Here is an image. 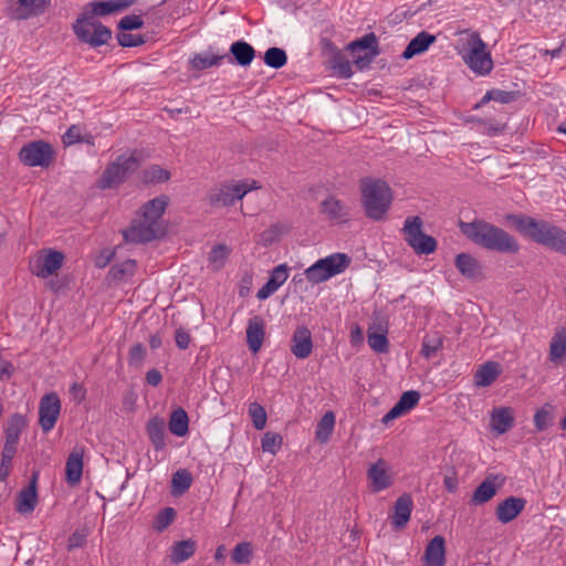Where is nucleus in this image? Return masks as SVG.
I'll use <instances>...</instances> for the list:
<instances>
[{"label": "nucleus", "mask_w": 566, "mask_h": 566, "mask_svg": "<svg viewBox=\"0 0 566 566\" xmlns=\"http://www.w3.org/2000/svg\"><path fill=\"white\" fill-rule=\"evenodd\" d=\"M505 218L524 237L566 255V231L564 229L545 220H536L524 214H507Z\"/></svg>", "instance_id": "nucleus-1"}, {"label": "nucleus", "mask_w": 566, "mask_h": 566, "mask_svg": "<svg viewBox=\"0 0 566 566\" xmlns=\"http://www.w3.org/2000/svg\"><path fill=\"white\" fill-rule=\"evenodd\" d=\"M462 233L475 244L500 253L514 254L520 251V244L505 230L481 220L460 222Z\"/></svg>", "instance_id": "nucleus-2"}, {"label": "nucleus", "mask_w": 566, "mask_h": 566, "mask_svg": "<svg viewBox=\"0 0 566 566\" xmlns=\"http://www.w3.org/2000/svg\"><path fill=\"white\" fill-rule=\"evenodd\" d=\"M360 191L366 216L376 221L384 219L392 201L388 184L381 179L367 177L360 180Z\"/></svg>", "instance_id": "nucleus-3"}, {"label": "nucleus", "mask_w": 566, "mask_h": 566, "mask_svg": "<svg viewBox=\"0 0 566 566\" xmlns=\"http://www.w3.org/2000/svg\"><path fill=\"white\" fill-rule=\"evenodd\" d=\"M142 158L137 150H132L119 155L111 163L97 180L99 189H112L123 184L140 166Z\"/></svg>", "instance_id": "nucleus-4"}, {"label": "nucleus", "mask_w": 566, "mask_h": 566, "mask_svg": "<svg viewBox=\"0 0 566 566\" xmlns=\"http://www.w3.org/2000/svg\"><path fill=\"white\" fill-rule=\"evenodd\" d=\"M350 258L345 253H333L317 260L308 266L304 274L312 284L323 283L343 273L350 264Z\"/></svg>", "instance_id": "nucleus-5"}, {"label": "nucleus", "mask_w": 566, "mask_h": 566, "mask_svg": "<svg viewBox=\"0 0 566 566\" xmlns=\"http://www.w3.org/2000/svg\"><path fill=\"white\" fill-rule=\"evenodd\" d=\"M259 188L260 186L255 180L251 182L240 180L221 184L210 189L208 193V202L212 207L218 208L231 207L237 201L241 200L248 192Z\"/></svg>", "instance_id": "nucleus-6"}, {"label": "nucleus", "mask_w": 566, "mask_h": 566, "mask_svg": "<svg viewBox=\"0 0 566 566\" xmlns=\"http://www.w3.org/2000/svg\"><path fill=\"white\" fill-rule=\"evenodd\" d=\"M468 50L462 54L464 63L476 75H488L493 69L491 53L478 33H472L468 40Z\"/></svg>", "instance_id": "nucleus-7"}, {"label": "nucleus", "mask_w": 566, "mask_h": 566, "mask_svg": "<svg viewBox=\"0 0 566 566\" xmlns=\"http://www.w3.org/2000/svg\"><path fill=\"white\" fill-rule=\"evenodd\" d=\"M73 30L80 41L92 48L104 45L112 38L111 29L91 15L78 18L73 24Z\"/></svg>", "instance_id": "nucleus-8"}, {"label": "nucleus", "mask_w": 566, "mask_h": 566, "mask_svg": "<svg viewBox=\"0 0 566 566\" xmlns=\"http://www.w3.org/2000/svg\"><path fill=\"white\" fill-rule=\"evenodd\" d=\"M402 232L408 245L419 255L431 254L437 249L433 237L422 232V220L419 217H408L405 220Z\"/></svg>", "instance_id": "nucleus-9"}, {"label": "nucleus", "mask_w": 566, "mask_h": 566, "mask_svg": "<svg viewBox=\"0 0 566 566\" xmlns=\"http://www.w3.org/2000/svg\"><path fill=\"white\" fill-rule=\"evenodd\" d=\"M347 49L359 69H364L379 55L378 40L373 32L350 42Z\"/></svg>", "instance_id": "nucleus-10"}, {"label": "nucleus", "mask_w": 566, "mask_h": 566, "mask_svg": "<svg viewBox=\"0 0 566 566\" xmlns=\"http://www.w3.org/2000/svg\"><path fill=\"white\" fill-rule=\"evenodd\" d=\"M62 403L56 392L45 394L38 408V424L44 433H49L55 427L61 415Z\"/></svg>", "instance_id": "nucleus-11"}, {"label": "nucleus", "mask_w": 566, "mask_h": 566, "mask_svg": "<svg viewBox=\"0 0 566 566\" xmlns=\"http://www.w3.org/2000/svg\"><path fill=\"white\" fill-rule=\"evenodd\" d=\"M368 488L373 493H379L389 489L395 482V475L389 463L384 459H378L369 465L366 472Z\"/></svg>", "instance_id": "nucleus-12"}, {"label": "nucleus", "mask_w": 566, "mask_h": 566, "mask_svg": "<svg viewBox=\"0 0 566 566\" xmlns=\"http://www.w3.org/2000/svg\"><path fill=\"white\" fill-rule=\"evenodd\" d=\"M159 226L145 218L134 220L130 227L123 231L124 240L132 243H146L157 238Z\"/></svg>", "instance_id": "nucleus-13"}, {"label": "nucleus", "mask_w": 566, "mask_h": 566, "mask_svg": "<svg viewBox=\"0 0 566 566\" xmlns=\"http://www.w3.org/2000/svg\"><path fill=\"white\" fill-rule=\"evenodd\" d=\"M313 350L311 331L306 326H297L291 339V353L298 359L307 358Z\"/></svg>", "instance_id": "nucleus-14"}, {"label": "nucleus", "mask_w": 566, "mask_h": 566, "mask_svg": "<svg viewBox=\"0 0 566 566\" xmlns=\"http://www.w3.org/2000/svg\"><path fill=\"white\" fill-rule=\"evenodd\" d=\"M289 279V266L286 264H279L271 272L266 283L256 292V297L260 301L269 298L274 294Z\"/></svg>", "instance_id": "nucleus-15"}, {"label": "nucleus", "mask_w": 566, "mask_h": 566, "mask_svg": "<svg viewBox=\"0 0 566 566\" xmlns=\"http://www.w3.org/2000/svg\"><path fill=\"white\" fill-rule=\"evenodd\" d=\"M3 14L11 20H28L35 15V0H3Z\"/></svg>", "instance_id": "nucleus-16"}, {"label": "nucleus", "mask_w": 566, "mask_h": 566, "mask_svg": "<svg viewBox=\"0 0 566 566\" xmlns=\"http://www.w3.org/2000/svg\"><path fill=\"white\" fill-rule=\"evenodd\" d=\"M526 500L516 496H510L500 502L496 507V518L503 524H507L516 518L525 509Z\"/></svg>", "instance_id": "nucleus-17"}, {"label": "nucleus", "mask_w": 566, "mask_h": 566, "mask_svg": "<svg viewBox=\"0 0 566 566\" xmlns=\"http://www.w3.org/2000/svg\"><path fill=\"white\" fill-rule=\"evenodd\" d=\"M229 51L230 55L224 60L230 64L235 63L242 67L249 66L255 57L254 48L243 40L233 42Z\"/></svg>", "instance_id": "nucleus-18"}, {"label": "nucleus", "mask_w": 566, "mask_h": 566, "mask_svg": "<svg viewBox=\"0 0 566 566\" xmlns=\"http://www.w3.org/2000/svg\"><path fill=\"white\" fill-rule=\"evenodd\" d=\"M413 509L412 497L408 493L400 495L394 505V514L391 516V523L395 528H403L410 520L411 512Z\"/></svg>", "instance_id": "nucleus-19"}, {"label": "nucleus", "mask_w": 566, "mask_h": 566, "mask_svg": "<svg viewBox=\"0 0 566 566\" xmlns=\"http://www.w3.org/2000/svg\"><path fill=\"white\" fill-rule=\"evenodd\" d=\"M423 558L426 566L446 565V541L441 535L434 536L428 543Z\"/></svg>", "instance_id": "nucleus-20"}, {"label": "nucleus", "mask_w": 566, "mask_h": 566, "mask_svg": "<svg viewBox=\"0 0 566 566\" xmlns=\"http://www.w3.org/2000/svg\"><path fill=\"white\" fill-rule=\"evenodd\" d=\"M322 211L328 220L336 223H344L349 217V207L339 199L331 196L322 202Z\"/></svg>", "instance_id": "nucleus-21"}, {"label": "nucleus", "mask_w": 566, "mask_h": 566, "mask_svg": "<svg viewBox=\"0 0 566 566\" xmlns=\"http://www.w3.org/2000/svg\"><path fill=\"white\" fill-rule=\"evenodd\" d=\"M265 322L261 316H253L248 322L247 343L252 353H258L264 340Z\"/></svg>", "instance_id": "nucleus-22"}, {"label": "nucleus", "mask_w": 566, "mask_h": 566, "mask_svg": "<svg viewBox=\"0 0 566 566\" xmlns=\"http://www.w3.org/2000/svg\"><path fill=\"white\" fill-rule=\"evenodd\" d=\"M491 428L497 434L506 433L514 426V411L510 407H496L491 412Z\"/></svg>", "instance_id": "nucleus-23"}, {"label": "nucleus", "mask_w": 566, "mask_h": 566, "mask_svg": "<svg viewBox=\"0 0 566 566\" xmlns=\"http://www.w3.org/2000/svg\"><path fill=\"white\" fill-rule=\"evenodd\" d=\"M35 507V471L32 470L29 484L17 496L15 510L20 514L31 513Z\"/></svg>", "instance_id": "nucleus-24"}, {"label": "nucleus", "mask_w": 566, "mask_h": 566, "mask_svg": "<svg viewBox=\"0 0 566 566\" xmlns=\"http://www.w3.org/2000/svg\"><path fill=\"white\" fill-rule=\"evenodd\" d=\"M434 42H436V35H433L427 31H421L409 42V44L406 46L405 51L402 52L401 56L405 60H409V59L413 57L415 55L422 54Z\"/></svg>", "instance_id": "nucleus-25"}, {"label": "nucleus", "mask_w": 566, "mask_h": 566, "mask_svg": "<svg viewBox=\"0 0 566 566\" xmlns=\"http://www.w3.org/2000/svg\"><path fill=\"white\" fill-rule=\"evenodd\" d=\"M146 432L156 451H163L166 447V427L164 419L151 418L146 426Z\"/></svg>", "instance_id": "nucleus-26"}, {"label": "nucleus", "mask_w": 566, "mask_h": 566, "mask_svg": "<svg viewBox=\"0 0 566 566\" xmlns=\"http://www.w3.org/2000/svg\"><path fill=\"white\" fill-rule=\"evenodd\" d=\"M83 473V452L81 450H73L66 460L65 475L66 481L71 485H75L81 481Z\"/></svg>", "instance_id": "nucleus-27"}, {"label": "nucleus", "mask_w": 566, "mask_h": 566, "mask_svg": "<svg viewBox=\"0 0 566 566\" xmlns=\"http://www.w3.org/2000/svg\"><path fill=\"white\" fill-rule=\"evenodd\" d=\"M137 0H107L93 1L90 3L93 15L104 17L114 12L122 11L133 6Z\"/></svg>", "instance_id": "nucleus-28"}, {"label": "nucleus", "mask_w": 566, "mask_h": 566, "mask_svg": "<svg viewBox=\"0 0 566 566\" xmlns=\"http://www.w3.org/2000/svg\"><path fill=\"white\" fill-rule=\"evenodd\" d=\"M455 266L459 272L469 280H475L481 276V265L479 261L469 253H459L455 256Z\"/></svg>", "instance_id": "nucleus-29"}, {"label": "nucleus", "mask_w": 566, "mask_h": 566, "mask_svg": "<svg viewBox=\"0 0 566 566\" xmlns=\"http://www.w3.org/2000/svg\"><path fill=\"white\" fill-rule=\"evenodd\" d=\"M501 374L500 364L496 361H486L481 365L474 374V385L478 387L491 386Z\"/></svg>", "instance_id": "nucleus-30"}, {"label": "nucleus", "mask_w": 566, "mask_h": 566, "mask_svg": "<svg viewBox=\"0 0 566 566\" xmlns=\"http://www.w3.org/2000/svg\"><path fill=\"white\" fill-rule=\"evenodd\" d=\"M167 205L168 198L166 196L151 199L142 207L140 217L145 218L146 221L158 226V221L165 212Z\"/></svg>", "instance_id": "nucleus-31"}, {"label": "nucleus", "mask_w": 566, "mask_h": 566, "mask_svg": "<svg viewBox=\"0 0 566 566\" xmlns=\"http://www.w3.org/2000/svg\"><path fill=\"white\" fill-rule=\"evenodd\" d=\"M27 424L25 418L21 415H13L6 428V448L17 450L20 434Z\"/></svg>", "instance_id": "nucleus-32"}, {"label": "nucleus", "mask_w": 566, "mask_h": 566, "mask_svg": "<svg viewBox=\"0 0 566 566\" xmlns=\"http://www.w3.org/2000/svg\"><path fill=\"white\" fill-rule=\"evenodd\" d=\"M64 255L55 250L45 251L41 265L38 266V276L48 277L55 273L63 264Z\"/></svg>", "instance_id": "nucleus-33"}, {"label": "nucleus", "mask_w": 566, "mask_h": 566, "mask_svg": "<svg viewBox=\"0 0 566 566\" xmlns=\"http://www.w3.org/2000/svg\"><path fill=\"white\" fill-rule=\"evenodd\" d=\"M548 356L555 365L566 360V328L558 329L552 337Z\"/></svg>", "instance_id": "nucleus-34"}, {"label": "nucleus", "mask_w": 566, "mask_h": 566, "mask_svg": "<svg viewBox=\"0 0 566 566\" xmlns=\"http://www.w3.org/2000/svg\"><path fill=\"white\" fill-rule=\"evenodd\" d=\"M168 428L177 437H185L188 433L189 418L185 409L179 407L171 411Z\"/></svg>", "instance_id": "nucleus-35"}, {"label": "nucleus", "mask_w": 566, "mask_h": 566, "mask_svg": "<svg viewBox=\"0 0 566 566\" xmlns=\"http://www.w3.org/2000/svg\"><path fill=\"white\" fill-rule=\"evenodd\" d=\"M226 57L228 54L199 53L190 59V65L195 71H203L220 65Z\"/></svg>", "instance_id": "nucleus-36"}, {"label": "nucleus", "mask_w": 566, "mask_h": 566, "mask_svg": "<svg viewBox=\"0 0 566 566\" xmlns=\"http://www.w3.org/2000/svg\"><path fill=\"white\" fill-rule=\"evenodd\" d=\"M196 542L184 539L174 544L170 553V560L180 564L190 558L196 552Z\"/></svg>", "instance_id": "nucleus-37"}, {"label": "nucleus", "mask_w": 566, "mask_h": 566, "mask_svg": "<svg viewBox=\"0 0 566 566\" xmlns=\"http://www.w3.org/2000/svg\"><path fill=\"white\" fill-rule=\"evenodd\" d=\"M335 426V415L333 411H326L318 421L315 430V438L321 443L329 440Z\"/></svg>", "instance_id": "nucleus-38"}, {"label": "nucleus", "mask_w": 566, "mask_h": 566, "mask_svg": "<svg viewBox=\"0 0 566 566\" xmlns=\"http://www.w3.org/2000/svg\"><path fill=\"white\" fill-rule=\"evenodd\" d=\"M368 345L370 348L379 354L386 353L389 349V342L387 338V331L382 327H379V331L368 329L367 334Z\"/></svg>", "instance_id": "nucleus-39"}, {"label": "nucleus", "mask_w": 566, "mask_h": 566, "mask_svg": "<svg viewBox=\"0 0 566 566\" xmlns=\"http://www.w3.org/2000/svg\"><path fill=\"white\" fill-rule=\"evenodd\" d=\"M192 483V476L186 469H179L176 471L171 479V488L174 495H182Z\"/></svg>", "instance_id": "nucleus-40"}, {"label": "nucleus", "mask_w": 566, "mask_h": 566, "mask_svg": "<svg viewBox=\"0 0 566 566\" xmlns=\"http://www.w3.org/2000/svg\"><path fill=\"white\" fill-rule=\"evenodd\" d=\"M496 494V485L490 479L484 480L478 485L472 495L474 504H483L490 501Z\"/></svg>", "instance_id": "nucleus-41"}, {"label": "nucleus", "mask_w": 566, "mask_h": 566, "mask_svg": "<svg viewBox=\"0 0 566 566\" xmlns=\"http://www.w3.org/2000/svg\"><path fill=\"white\" fill-rule=\"evenodd\" d=\"M287 62V55L283 49L270 48L264 53V63L272 69H281Z\"/></svg>", "instance_id": "nucleus-42"}, {"label": "nucleus", "mask_w": 566, "mask_h": 566, "mask_svg": "<svg viewBox=\"0 0 566 566\" xmlns=\"http://www.w3.org/2000/svg\"><path fill=\"white\" fill-rule=\"evenodd\" d=\"M170 178V172L158 165H153L143 171L145 184L165 182Z\"/></svg>", "instance_id": "nucleus-43"}, {"label": "nucleus", "mask_w": 566, "mask_h": 566, "mask_svg": "<svg viewBox=\"0 0 566 566\" xmlns=\"http://www.w3.org/2000/svg\"><path fill=\"white\" fill-rule=\"evenodd\" d=\"M553 406L549 403L544 405L534 415V424L537 431L546 430L553 421Z\"/></svg>", "instance_id": "nucleus-44"}, {"label": "nucleus", "mask_w": 566, "mask_h": 566, "mask_svg": "<svg viewBox=\"0 0 566 566\" xmlns=\"http://www.w3.org/2000/svg\"><path fill=\"white\" fill-rule=\"evenodd\" d=\"M443 339L439 334L427 335L422 340L421 355L431 358L442 347Z\"/></svg>", "instance_id": "nucleus-45"}, {"label": "nucleus", "mask_w": 566, "mask_h": 566, "mask_svg": "<svg viewBox=\"0 0 566 566\" xmlns=\"http://www.w3.org/2000/svg\"><path fill=\"white\" fill-rule=\"evenodd\" d=\"M253 549L249 542L239 543L232 551L231 558L234 564H250Z\"/></svg>", "instance_id": "nucleus-46"}, {"label": "nucleus", "mask_w": 566, "mask_h": 566, "mask_svg": "<svg viewBox=\"0 0 566 566\" xmlns=\"http://www.w3.org/2000/svg\"><path fill=\"white\" fill-rule=\"evenodd\" d=\"M283 439L281 434L268 431L261 440V448L263 452L275 454L281 449Z\"/></svg>", "instance_id": "nucleus-47"}, {"label": "nucleus", "mask_w": 566, "mask_h": 566, "mask_svg": "<svg viewBox=\"0 0 566 566\" xmlns=\"http://www.w3.org/2000/svg\"><path fill=\"white\" fill-rule=\"evenodd\" d=\"M175 516L176 512L172 507L163 509L156 515L153 527L157 532H163L174 522Z\"/></svg>", "instance_id": "nucleus-48"}, {"label": "nucleus", "mask_w": 566, "mask_h": 566, "mask_svg": "<svg viewBox=\"0 0 566 566\" xmlns=\"http://www.w3.org/2000/svg\"><path fill=\"white\" fill-rule=\"evenodd\" d=\"M249 416L251 417L253 427L256 430H262L266 424V411L258 402H253L249 407Z\"/></svg>", "instance_id": "nucleus-49"}, {"label": "nucleus", "mask_w": 566, "mask_h": 566, "mask_svg": "<svg viewBox=\"0 0 566 566\" xmlns=\"http://www.w3.org/2000/svg\"><path fill=\"white\" fill-rule=\"evenodd\" d=\"M54 154L50 144L38 140V166L49 167L54 160Z\"/></svg>", "instance_id": "nucleus-50"}, {"label": "nucleus", "mask_w": 566, "mask_h": 566, "mask_svg": "<svg viewBox=\"0 0 566 566\" xmlns=\"http://www.w3.org/2000/svg\"><path fill=\"white\" fill-rule=\"evenodd\" d=\"M136 266H137L136 261L128 259V260L123 261L119 264L114 265L111 270V273L114 279L120 280L124 276L133 275L136 270Z\"/></svg>", "instance_id": "nucleus-51"}, {"label": "nucleus", "mask_w": 566, "mask_h": 566, "mask_svg": "<svg viewBox=\"0 0 566 566\" xmlns=\"http://www.w3.org/2000/svg\"><path fill=\"white\" fill-rule=\"evenodd\" d=\"M14 449L3 447L1 463H0V481H6L12 464V459L15 454Z\"/></svg>", "instance_id": "nucleus-52"}, {"label": "nucleus", "mask_w": 566, "mask_h": 566, "mask_svg": "<svg viewBox=\"0 0 566 566\" xmlns=\"http://www.w3.org/2000/svg\"><path fill=\"white\" fill-rule=\"evenodd\" d=\"M19 159L25 166H35V140H30L20 149Z\"/></svg>", "instance_id": "nucleus-53"}, {"label": "nucleus", "mask_w": 566, "mask_h": 566, "mask_svg": "<svg viewBox=\"0 0 566 566\" xmlns=\"http://www.w3.org/2000/svg\"><path fill=\"white\" fill-rule=\"evenodd\" d=\"M83 129L78 125H72L67 128V130L63 134L62 140L65 146H71L77 143L85 142L83 135Z\"/></svg>", "instance_id": "nucleus-54"}, {"label": "nucleus", "mask_w": 566, "mask_h": 566, "mask_svg": "<svg viewBox=\"0 0 566 566\" xmlns=\"http://www.w3.org/2000/svg\"><path fill=\"white\" fill-rule=\"evenodd\" d=\"M230 254V249L224 244H218L212 248L210 254H209V261L210 263L214 264L217 268H220L223 265L224 260Z\"/></svg>", "instance_id": "nucleus-55"}, {"label": "nucleus", "mask_w": 566, "mask_h": 566, "mask_svg": "<svg viewBox=\"0 0 566 566\" xmlns=\"http://www.w3.org/2000/svg\"><path fill=\"white\" fill-rule=\"evenodd\" d=\"M87 536L88 531L85 527L75 530L67 541L69 551L83 547L86 543Z\"/></svg>", "instance_id": "nucleus-56"}, {"label": "nucleus", "mask_w": 566, "mask_h": 566, "mask_svg": "<svg viewBox=\"0 0 566 566\" xmlns=\"http://www.w3.org/2000/svg\"><path fill=\"white\" fill-rule=\"evenodd\" d=\"M116 39L118 44L123 48L139 46L145 43L142 35L126 33L125 31L118 32Z\"/></svg>", "instance_id": "nucleus-57"}, {"label": "nucleus", "mask_w": 566, "mask_h": 566, "mask_svg": "<svg viewBox=\"0 0 566 566\" xmlns=\"http://www.w3.org/2000/svg\"><path fill=\"white\" fill-rule=\"evenodd\" d=\"M419 400H420V394L416 390H409V391H405L400 396L398 403L402 407V409L406 412H408L418 405Z\"/></svg>", "instance_id": "nucleus-58"}, {"label": "nucleus", "mask_w": 566, "mask_h": 566, "mask_svg": "<svg viewBox=\"0 0 566 566\" xmlns=\"http://www.w3.org/2000/svg\"><path fill=\"white\" fill-rule=\"evenodd\" d=\"M333 71L340 78H349L353 76L350 62L343 57L336 59L333 62Z\"/></svg>", "instance_id": "nucleus-59"}, {"label": "nucleus", "mask_w": 566, "mask_h": 566, "mask_svg": "<svg viewBox=\"0 0 566 566\" xmlns=\"http://www.w3.org/2000/svg\"><path fill=\"white\" fill-rule=\"evenodd\" d=\"M143 25V19L136 14L125 15L118 22V28L122 31L137 30L140 29Z\"/></svg>", "instance_id": "nucleus-60"}, {"label": "nucleus", "mask_w": 566, "mask_h": 566, "mask_svg": "<svg viewBox=\"0 0 566 566\" xmlns=\"http://www.w3.org/2000/svg\"><path fill=\"white\" fill-rule=\"evenodd\" d=\"M513 98L514 94L512 92L495 90L486 92V94L483 97V102L496 101L501 104H509L513 101Z\"/></svg>", "instance_id": "nucleus-61"}, {"label": "nucleus", "mask_w": 566, "mask_h": 566, "mask_svg": "<svg viewBox=\"0 0 566 566\" xmlns=\"http://www.w3.org/2000/svg\"><path fill=\"white\" fill-rule=\"evenodd\" d=\"M115 252L111 249L102 250L94 260L95 266L103 269L107 266L114 258Z\"/></svg>", "instance_id": "nucleus-62"}, {"label": "nucleus", "mask_w": 566, "mask_h": 566, "mask_svg": "<svg viewBox=\"0 0 566 566\" xmlns=\"http://www.w3.org/2000/svg\"><path fill=\"white\" fill-rule=\"evenodd\" d=\"M175 342L179 349H187L190 344V335L189 333L180 327L175 333Z\"/></svg>", "instance_id": "nucleus-63"}, {"label": "nucleus", "mask_w": 566, "mask_h": 566, "mask_svg": "<svg viewBox=\"0 0 566 566\" xmlns=\"http://www.w3.org/2000/svg\"><path fill=\"white\" fill-rule=\"evenodd\" d=\"M145 355V347L142 344H135L129 352V364L138 365Z\"/></svg>", "instance_id": "nucleus-64"}]
</instances>
